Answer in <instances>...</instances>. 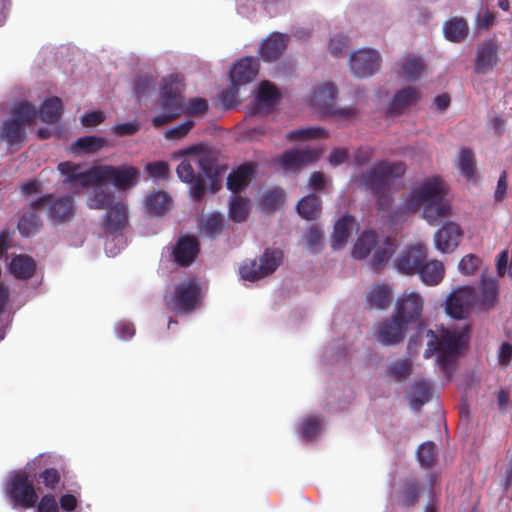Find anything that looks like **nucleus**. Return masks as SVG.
Returning a JSON list of instances; mask_svg holds the SVG:
<instances>
[{"label":"nucleus","instance_id":"nucleus-34","mask_svg":"<svg viewBox=\"0 0 512 512\" xmlns=\"http://www.w3.org/2000/svg\"><path fill=\"white\" fill-rule=\"evenodd\" d=\"M171 204V197L164 191L151 193L145 201L148 214L153 216L164 215L169 210Z\"/></svg>","mask_w":512,"mask_h":512},{"label":"nucleus","instance_id":"nucleus-60","mask_svg":"<svg viewBox=\"0 0 512 512\" xmlns=\"http://www.w3.org/2000/svg\"><path fill=\"white\" fill-rule=\"evenodd\" d=\"M37 512H59L55 496L52 494L44 495L38 503Z\"/></svg>","mask_w":512,"mask_h":512},{"label":"nucleus","instance_id":"nucleus-38","mask_svg":"<svg viewBox=\"0 0 512 512\" xmlns=\"http://www.w3.org/2000/svg\"><path fill=\"white\" fill-rule=\"evenodd\" d=\"M377 244V235L372 230H365L358 237L357 241L354 244L352 250V256L355 259H364L366 258L371 250Z\"/></svg>","mask_w":512,"mask_h":512},{"label":"nucleus","instance_id":"nucleus-50","mask_svg":"<svg viewBox=\"0 0 512 512\" xmlns=\"http://www.w3.org/2000/svg\"><path fill=\"white\" fill-rule=\"evenodd\" d=\"M417 458L422 467H432L436 461L434 443L430 441L422 443L417 449Z\"/></svg>","mask_w":512,"mask_h":512},{"label":"nucleus","instance_id":"nucleus-46","mask_svg":"<svg viewBox=\"0 0 512 512\" xmlns=\"http://www.w3.org/2000/svg\"><path fill=\"white\" fill-rule=\"evenodd\" d=\"M229 216L234 222H243L248 216V201L235 195L232 197L229 205Z\"/></svg>","mask_w":512,"mask_h":512},{"label":"nucleus","instance_id":"nucleus-47","mask_svg":"<svg viewBox=\"0 0 512 512\" xmlns=\"http://www.w3.org/2000/svg\"><path fill=\"white\" fill-rule=\"evenodd\" d=\"M424 63L421 58L407 56L402 61V70L408 80H416L424 71Z\"/></svg>","mask_w":512,"mask_h":512},{"label":"nucleus","instance_id":"nucleus-52","mask_svg":"<svg viewBox=\"0 0 512 512\" xmlns=\"http://www.w3.org/2000/svg\"><path fill=\"white\" fill-rule=\"evenodd\" d=\"M481 292L483 294L484 301L493 305L498 296L497 282L494 279L482 278Z\"/></svg>","mask_w":512,"mask_h":512},{"label":"nucleus","instance_id":"nucleus-39","mask_svg":"<svg viewBox=\"0 0 512 512\" xmlns=\"http://www.w3.org/2000/svg\"><path fill=\"white\" fill-rule=\"evenodd\" d=\"M297 211L299 215L304 219H316L321 211L320 198L314 193L304 196L301 200H299L297 204Z\"/></svg>","mask_w":512,"mask_h":512},{"label":"nucleus","instance_id":"nucleus-35","mask_svg":"<svg viewBox=\"0 0 512 512\" xmlns=\"http://www.w3.org/2000/svg\"><path fill=\"white\" fill-rule=\"evenodd\" d=\"M367 302L373 308L384 310L392 302V290L388 285L378 284L367 293Z\"/></svg>","mask_w":512,"mask_h":512},{"label":"nucleus","instance_id":"nucleus-24","mask_svg":"<svg viewBox=\"0 0 512 512\" xmlns=\"http://www.w3.org/2000/svg\"><path fill=\"white\" fill-rule=\"evenodd\" d=\"M421 95L418 88L408 86L398 91L390 100L388 113L390 115H400L408 107L419 101Z\"/></svg>","mask_w":512,"mask_h":512},{"label":"nucleus","instance_id":"nucleus-32","mask_svg":"<svg viewBox=\"0 0 512 512\" xmlns=\"http://www.w3.org/2000/svg\"><path fill=\"white\" fill-rule=\"evenodd\" d=\"M443 32L447 40L459 43L468 35V23L462 17H452L444 23Z\"/></svg>","mask_w":512,"mask_h":512},{"label":"nucleus","instance_id":"nucleus-17","mask_svg":"<svg viewBox=\"0 0 512 512\" xmlns=\"http://www.w3.org/2000/svg\"><path fill=\"white\" fill-rule=\"evenodd\" d=\"M200 252V243L193 235L180 236L173 249L172 257L177 266L189 267Z\"/></svg>","mask_w":512,"mask_h":512},{"label":"nucleus","instance_id":"nucleus-48","mask_svg":"<svg viewBox=\"0 0 512 512\" xmlns=\"http://www.w3.org/2000/svg\"><path fill=\"white\" fill-rule=\"evenodd\" d=\"M410 397L414 404L422 406L431 398L430 384L425 381L415 382L411 387Z\"/></svg>","mask_w":512,"mask_h":512},{"label":"nucleus","instance_id":"nucleus-41","mask_svg":"<svg viewBox=\"0 0 512 512\" xmlns=\"http://www.w3.org/2000/svg\"><path fill=\"white\" fill-rule=\"evenodd\" d=\"M458 167L461 171V174L465 176L468 180L474 178L476 162L474 153L469 148H462L458 155Z\"/></svg>","mask_w":512,"mask_h":512},{"label":"nucleus","instance_id":"nucleus-1","mask_svg":"<svg viewBox=\"0 0 512 512\" xmlns=\"http://www.w3.org/2000/svg\"><path fill=\"white\" fill-rule=\"evenodd\" d=\"M184 158L177 166L176 173L179 179L189 185L190 196L194 201H200L205 195L206 184L202 176L195 173V167L209 180V189L216 193L222 187V178L227 167L220 165L209 155H197L190 150L180 152Z\"/></svg>","mask_w":512,"mask_h":512},{"label":"nucleus","instance_id":"nucleus-10","mask_svg":"<svg viewBox=\"0 0 512 512\" xmlns=\"http://www.w3.org/2000/svg\"><path fill=\"white\" fill-rule=\"evenodd\" d=\"M32 208H47V217L54 223H63L70 220L74 213L73 197L66 195L56 197L53 194H45L31 202Z\"/></svg>","mask_w":512,"mask_h":512},{"label":"nucleus","instance_id":"nucleus-7","mask_svg":"<svg viewBox=\"0 0 512 512\" xmlns=\"http://www.w3.org/2000/svg\"><path fill=\"white\" fill-rule=\"evenodd\" d=\"M88 176L92 178L94 185L110 182L118 190H127L137 184L139 170L130 165H97L91 167V172Z\"/></svg>","mask_w":512,"mask_h":512},{"label":"nucleus","instance_id":"nucleus-29","mask_svg":"<svg viewBox=\"0 0 512 512\" xmlns=\"http://www.w3.org/2000/svg\"><path fill=\"white\" fill-rule=\"evenodd\" d=\"M108 146L105 138L95 135L78 138L71 146V152L76 155H91Z\"/></svg>","mask_w":512,"mask_h":512},{"label":"nucleus","instance_id":"nucleus-64","mask_svg":"<svg viewBox=\"0 0 512 512\" xmlns=\"http://www.w3.org/2000/svg\"><path fill=\"white\" fill-rule=\"evenodd\" d=\"M322 241V233L318 228H310L306 233V242L308 246L316 251L319 249Z\"/></svg>","mask_w":512,"mask_h":512},{"label":"nucleus","instance_id":"nucleus-26","mask_svg":"<svg viewBox=\"0 0 512 512\" xmlns=\"http://www.w3.org/2000/svg\"><path fill=\"white\" fill-rule=\"evenodd\" d=\"M59 172L65 176L63 180L64 184L79 185L81 187H87L94 185V181L89 175L91 168L86 171H80V165L74 164L70 161L61 162L58 164Z\"/></svg>","mask_w":512,"mask_h":512},{"label":"nucleus","instance_id":"nucleus-36","mask_svg":"<svg viewBox=\"0 0 512 512\" xmlns=\"http://www.w3.org/2000/svg\"><path fill=\"white\" fill-rule=\"evenodd\" d=\"M35 270V261L27 255L17 256L10 263V271L18 279H30Z\"/></svg>","mask_w":512,"mask_h":512},{"label":"nucleus","instance_id":"nucleus-4","mask_svg":"<svg viewBox=\"0 0 512 512\" xmlns=\"http://www.w3.org/2000/svg\"><path fill=\"white\" fill-rule=\"evenodd\" d=\"M405 173V165L401 161L390 162L379 161L366 172L355 173L352 181L361 188L370 191L378 197V204L381 209L390 203L385 194L390 190L393 182Z\"/></svg>","mask_w":512,"mask_h":512},{"label":"nucleus","instance_id":"nucleus-55","mask_svg":"<svg viewBox=\"0 0 512 512\" xmlns=\"http://www.w3.org/2000/svg\"><path fill=\"white\" fill-rule=\"evenodd\" d=\"M193 126H194V121L186 120V121L182 122L181 124L168 129L165 132V137L168 139H182L189 133V131L193 128Z\"/></svg>","mask_w":512,"mask_h":512},{"label":"nucleus","instance_id":"nucleus-23","mask_svg":"<svg viewBox=\"0 0 512 512\" xmlns=\"http://www.w3.org/2000/svg\"><path fill=\"white\" fill-rule=\"evenodd\" d=\"M288 36L279 32L272 33L267 37L260 47V55L265 61L278 60L287 47Z\"/></svg>","mask_w":512,"mask_h":512},{"label":"nucleus","instance_id":"nucleus-14","mask_svg":"<svg viewBox=\"0 0 512 512\" xmlns=\"http://www.w3.org/2000/svg\"><path fill=\"white\" fill-rule=\"evenodd\" d=\"M408 325L394 313L377 326L376 337L381 344L386 346L399 344L405 338Z\"/></svg>","mask_w":512,"mask_h":512},{"label":"nucleus","instance_id":"nucleus-20","mask_svg":"<svg viewBox=\"0 0 512 512\" xmlns=\"http://www.w3.org/2000/svg\"><path fill=\"white\" fill-rule=\"evenodd\" d=\"M258 74V64L252 57L237 60L229 73L233 88L238 89L242 85L252 82Z\"/></svg>","mask_w":512,"mask_h":512},{"label":"nucleus","instance_id":"nucleus-5","mask_svg":"<svg viewBox=\"0 0 512 512\" xmlns=\"http://www.w3.org/2000/svg\"><path fill=\"white\" fill-rule=\"evenodd\" d=\"M11 115L0 126V140L10 147L20 148L27 138L26 127L37 118V110L28 101H22L14 105Z\"/></svg>","mask_w":512,"mask_h":512},{"label":"nucleus","instance_id":"nucleus-2","mask_svg":"<svg viewBox=\"0 0 512 512\" xmlns=\"http://www.w3.org/2000/svg\"><path fill=\"white\" fill-rule=\"evenodd\" d=\"M446 186L439 177L422 182L411 192L407 206L410 210L422 209V216L430 225L451 214L450 203L446 200Z\"/></svg>","mask_w":512,"mask_h":512},{"label":"nucleus","instance_id":"nucleus-61","mask_svg":"<svg viewBox=\"0 0 512 512\" xmlns=\"http://www.w3.org/2000/svg\"><path fill=\"white\" fill-rule=\"evenodd\" d=\"M372 157V148H359L353 156V164L358 167L364 166L372 160Z\"/></svg>","mask_w":512,"mask_h":512},{"label":"nucleus","instance_id":"nucleus-49","mask_svg":"<svg viewBox=\"0 0 512 512\" xmlns=\"http://www.w3.org/2000/svg\"><path fill=\"white\" fill-rule=\"evenodd\" d=\"M411 363L406 359H400L391 363L387 369V375L395 381H402L410 376Z\"/></svg>","mask_w":512,"mask_h":512},{"label":"nucleus","instance_id":"nucleus-30","mask_svg":"<svg viewBox=\"0 0 512 512\" xmlns=\"http://www.w3.org/2000/svg\"><path fill=\"white\" fill-rule=\"evenodd\" d=\"M421 281L428 286L438 285L444 278L445 268L441 261L425 260L424 264L418 270Z\"/></svg>","mask_w":512,"mask_h":512},{"label":"nucleus","instance_id":"nucleus-18","mask_svg":"<svg viewBox=\"0 0 512 512\" xmlns=\"http://www.w3.org/2000/svg\"><path fill=\"white\" fill-rule=\"evenodd\" d=\"M427 258V248L416 245L407 248L398 258L396 267L399 272L406 275L417 274Z\"/></svg>","mask_w":512,"mask_h":512},{"label":"nucleus","instance_id":"nucleus-12","mask_svg":"<svg viewBox=\"0 0 512 512\" xmlns=\"http://www.w3.org/2000/svg\"><path fill=\"white\" fill-rule=\"evenodd\" d=\"M200 302V288L196 282L191 281L179 284L173 294L166 297V305L169 309L180 313H190Z\"/></svg>","mask_w":512,"mask_h":512},{"label":"nucleus","instance_id":"nucleus-56","mask_svg":"<svg viewBox=\"0 0 512 512\" xmlns=\"http://www.w3.org/2000/svg\"><path fill=\"white\" fill-rule=\"evenodd\" d=\"M222 226H223V219H222L221 215L213 214L207 218L203 228L207 235H209L211 237H215L221 233Z\"/></svg>","mask_w":512,"mask_h":512},{"label":"nucleus","instance_id":"nucleus-8","mask_svg":"<svg viewBox=\"0 0 512 512\" xmlns=\"http://www.w3.org/2000/svg\"><path fill=\"white\" fill-rule=\"evenodd\" d=\"M337 96V88L334 83L324 82L318 85L312 94L311 105L313 109L323 116H336L348 119L356 114L352 107L336 108L334 100Z\"/></svg>","mask_w":512,"mask_h":512},{"label":"nucleus","instance_id":"nucleus-53","mask_svg":"<svg viewBox=\"0 0 512 512\" xmlns=\"http://www.w3.org/2000/svg\"><path fill=\"white\" fill-rule=\"evenodd\" d=\"M348 46V37L342 34H337L330 39L328 50L333 56L339 57L346 51Z\"/></svg>","mask_w":512,"mask_h":512},{"label":"nucleus","instance_id":"nucleus-19","mask_svg":"<svg viewBox=\"0 0 512 512\" xmlns=\"http://www.w3.org/2000/svg\"><path fill=\"white\" fill-rule=\"evenodd\" d=\"M321 149H291L285 151L280 157V164L284 169H299L319 160Z\"/></svg>","mask_w":512,"mask_h":512},{"label":"nucleus","instance_id":"nucleus-11","mask_svg":"<svg viewBox=\"0 0 512 512\" xmlns=\"http://www.w3.org/2000/svg\"><path fill=\"white\" fill-rule=\"evenodd\" d=\"M7 493L15 505L22 508H32L38 500L33 480L26 472L15 473L7 484Z\"/></svg>","mask_w":512,"mask_h":512},{"label":"nucleus","instance_id":"nucleus-22","mask_svg":"<svg viewBox=\"0 0 512 512\" xmlns=\"http://www.w3.org/2000/svg\"><path fill=\"white\" fill-rule=\"evenodd\" d=\"M129 224L128 208L123 203H116L108 209L103 221L104 232L108 235L121 236Z\"/></svg>","mask_w":512,"mask_h":512},{"label":"nucleus","instance_id":"nucleus-45","mask_svg":"<svg viewBox=\"0 0 512 512\" xmlns=\"http://www.w3.org/2000/svg\"><path fill=\"white\" fill-rule=\"evenodd\" d=\"M326 135V131L320 127H305L289 131L286 134V139L290 142L310 140L321 138Z\"/></svg>","mask_w":512,"mask_h":512},{"label":"nucleus","instance_id":"nucleus-63","mask_svg":"<svg viewBox=\"0 0 512 512\" xmlns=\"http://www.w3.org/2000/svg\"><path fill=\"white\" fill-rule=\"evenodd\" d=\"M105 119L101 111H92L82 116L81 122L85 127H94L102 123Z\"/></svg>","mask_w":512,"mask_h":512},{"label":"nucleus","instance_id":"nucleus-15","mask_svg":"<svg viewBox=\"0 0 512 512\" xmlns=\"http://www.w3.org/2000/svg\"><path fill=\"white\" fill-rule=\"evenodd\" d=\"M475 302V290L471 287H460L446 299V313L454 319H464Z\"/></svg>","mask_w":512,"mask_h":512},{"label":"nucleus","instance_id":"nucleus-9","mask_svg":"<svg viewBox=\"0 0 512 512\" xmlns=\"http://www.w3.org/2000/svg\"><path fill=\"white\" fill-rule=\"evenodd\" d=\"M283 252L277 248H267L257 260H250L240 267V275L243 279L256 281L272 274L282 263Z\"/></svg>","mask_w":512,"mask_h":512},{"label":"nucleus","instance_id":"nucleus-21","mask_svg":"<svg viewBox=\"0 0 512 512\" xmlns=\"http://www.w3.org/2000/svg\"><path fill=\"white\" fill-rule=\"evenodd\" d=\"M462 230L452 221L445 222L435 233L434 241L436 249L448 253L454 251L460 243Z\"/></svg>","mask_w":512,"mask_h":512},{"label":"nucleus","instance_id":"nucleus-42","mask_svg":"<svg viewBox=\"0 0 512 512\" xmlns=\"http://www.w3.org/2000/svg\"><path fill=\"white\" fill-rule=\"evenodd\" d=\"M114 200V193L104 190L103 188H96L92 196L88 200V206L92 209H110Z\"/></svg>","mask_w":512,"mask_h":512},{"label":"nucleus","instance_id":"nucleus-37","mask_svg":"<svg viewBox=\"0 0 512 512\" xmlns=\"http://www.w3.org/2000/svg\"><path fill=\"white\" fill-rule=\"evenodd\" d=\"M353 222L354 218L349 214L337 220L332 235V248L334 250L341 248L347 242Z\"/></svg>","mask_w":512,"mask_h":512},{"label":"nucleus","instance_id":"nucleus-57","mask_svg":"<svg viewBox=\"0 0 512 512\" xmlns=\"http://www.w3.org/2000/svg\"><path fill=\"white\" fill-rule=\"evenodd\" d=\"M320 428V421L317 417H308L301 423V435L306 439L314 437Z\"/></svg>","mask_w":512,"mask_h":512},{"label":"nucleus","instance_id":"nucleus-44","mask_svg":"<svg viewBox=\"0 0 512 512\" xmlns=\"http://www.w3.org/2000/svg\"><path fill=\"white\" fill-rule=\"evenodd\" d=\"M285 201V192L283 189L275 188L267 191L262 199V209L271 213L281 207Z\"/></svg>","mask_w":512,"mask_h":512},{"label":"nucleus","instance_id":"nucleus-6","mask_svg":"<svg viewBox=\"0 0 512 512\" xmlns=\"http://www.w3.org/2000/svg\"><path fill=\"white\" fill-rule=\"evenodd\" d=\"M183 77L179 75H168L163 78L160 91V107L163 114L152 119L154 127H162L184 112Z\"/></svg>","mask_w":512,"mask_h":512},{"label":"nucleus","instance_id":"nucleus-51","mask_svg":"<svg viewBox=\"0 0 512 512\" xmlns=\"http://www.w3.org/2000/svg\"><path fill=\"white\" fill-rule=\"evenodd\" d=\"M480 265L481 259L478 256L474 254H468L460 260L458 268L462 274L470 276L476 273Z\"/></svg>","mask_w":512,"mask_h":512},{"label":"nucleus","instance_id":"nucleus-43","mask_svg":"<svg viewBox=\"0 0 512 512\" xmlns=\"http://www.w3.org/2000/svg\"><path fill=\"white\" fill-rule=\"evenodd\" d=\"M393 252V243L390 238H386L384 241V245L375 250L373 257L370 260L371 268L374 271L379 270L390 259Z\"/></svg>","mask_w":512,"mask_h":512},{"label":"nucleus","instance_id":"nucleus-13","mask_svg":"<svg viewBox=\"0 0 512 512\" xmlns=\"http://www.w3.org/2000/svg\"><path fill=\"white\" fill-rule=\"evenodd\" d=\"M381 58L377 51L362 49L350 56V69L354 76L366 78L374 75L380 68Z\"/></svg>","mask_w":512,"mask_h":512},{"label":"nucleus","instance_id":"nucleus-31","mask_svg":"<svg viewBox=\"0 0 512 512\" xmlns=\"http://www.w3.org/2000/svg\"><path fill=\"white\" fill-rule=\"evenodd\" d=\"M40 208H32L29 206V209L25 211L18 220L17 228L19 233L24 237H30L36 234L43 223L38 212Z\"/></svg>","mask_w":512,"mask_h":512},{"label":"nucleus","instance_id":"nucleus-25","mask_svg":"<svg viewBox=\"0 0 512 512\" xmlns=\"http://www.w3.org/2000/svg\"><path fill=\"white\" fill-rule=\"evenodd\" d=\"M498 48L493 41H485L478 49L474 71L477 74H486L493 69L498 61Z\"/></svg>","mask_w":512,"mask_h":512},{"label":"nucleus","instance_id":"nucleus-59","mask_svg":"<svg viewBox=\"0 0 512 512\" xmlns=\"http://www.w3.org/2000/svg\"><path fill=\"white\" fill-rule=\"evenodd\" d=\"M208 108H209V105H208V102L206 99L196 97V98H192L189 101L185 112L188 115H200V114L206 113L208 111Z\"/></svg>","mask_w":512,"mask_h":512},{"label":"nucleus","instance_id":"nucleus-40","mask_svg":"<svg viewBox=\"0 0 512 512\" xmlns=\"http://www.w3.org/2000/svg\"><path fill=\"white\" fill-rule=\"evenodd\" d=\"M420 495V484L415 478L407 479L400 491V504L405 508L416 505Z\"/></svg>","mask_w":512,"mask_h":512},{"label":"nucleus","instance_id":"nucleus-58","mask_svg":"<svg viewBox=\"0 0 512 512\" xmlns=\"http://www.w3.org/2000/svg\"><path fill=\"white\" fill-rule=\"evenodd\" d=\"M146 171L150 177L165 178L169 172V165L165 161L151 162L146 165Z\"/></svg>","mask_w":512,"mask_h":512},{"label":"nucleus","instance_id":"nucleus-54","mask_svg":"<svg viewBox=\"0 0 512 512\" xmlns=\"http://www.w3.org/2000/svg\"><path fill=\"white\" fill-rule=\"evenodd\" d=\"M39 479L46 488L55 490L60 483L61 476L57 469L46 468L40 473Z\"/></svg>","mask_w":512,"mask_h":512},{"label":"nucleus","instance_id":"nucleus-33","mask_svg":"<svg viewBox=\"0 0 512 512\" xmlns=\"http://www.w3.org/2000/svg\"><path fill=\"white\" fill-rule=\"evenodd\" d=\"M63 110V104L59 97L53 96L44 100L42 103L40 110L37 111V117L41 119V121L53 124L56 123L61 115Z\"/></svg>","mask_w":512,"mask_h":512},{"label":"nucleus","instance_id":"nucleus-62","mask_svg":"<svg viewBox=\"0 0 512 512\" xmlns=\"http://www.w3.org/2000/svg\"><path fill=\"white\" fill-rule=\"evenodd\" d=\"M308 184L309 187L314 191H322L327 184L325 174L320 171H315L311 173Z\"/></svg>","mask_w":512,"mask_h":512},{"label":"nucleus","instance_id":"nucleus-28","mask_svg":"<svg viewBox=\"0 0 512 512\" xmlns=\"http://www.w3.org/2000/svg\"><path fill=\"white\" fill-rule=\"evenodd\" d=\"M255 165L244 163L236 170H233L227 177V188L233 193H237L248 185L249 180L255 174Z\"/></svg>","mask_w":512,"mask_h":512},{"label":"nucleus","instance_id":"nucleus-3","mask_svg":"<svg viewBox=\"0 0 512 512\" xmlns=\"http://www.w3.org/2000/svg\"><path fill=\"white\" fill-rule=\"evenodd\" d=\"M425 336L429 339L424 357L430 358L438 352L436 361L447 380L451 379V371L454 363L469 338V327L460 329H447L443 331L441 338L433 330H426Z\"/></svg>","mask_w":512,"mask_h":512},{"label":"nucleus","instance_id":"nucleus-16","mask_svg":"<svg viewBox=\"0 0 512 512\" xmlns=\"http://www.w3.org/2000/svg\"><path fill=\"white\" fill-rule=\"evenodd\" d=\"M423 307L424 300L419 293H404L396 301L395 314L407 324H411L420 320Z\"/></svg>","mask_w":512,"mask_h":512},{"label":"nucleus","instance_id":"nucleus-27","mask_svg":"<svg viewBox=\"0 0 512 512\" xmlns=\"http://www.w3.org/2000/svg\"><path fill=\"white\" fill-rule=\"evenodd\" d=\"M279 99L280 94L276 86L269 81H262L255 99L254 113H261L264 109L269 112Z\"/></svg>","mask_w":512,"mask_h":512}]
</instances>
